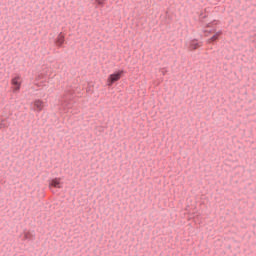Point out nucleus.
I'll list each match as a JSON object with an SVG mask.
<instances>
[{
	"instance_id": "9d476101",
	"label": "nucleus",
	"mask_w": 256,
	"mask_h": 256,
	"mask_svg": "<svg viewBox=\"0 0 256 256\" xmlns=\"http://www.w3.org/2000/svg\"><path fill=\"white\" fill-rule=\"evenodd\" d=\"M33 236H29V234H25V239H31Z\"/></svg>"
},
{
	"instance_id": "7ed1b4c3",
	"label": "nucleus",
	"mask_w": 256,
	"mask_h": 256,
	"mask_svg": "<svg viewBox=\"0 0 256 256\" xmlns=\"http://www.w3.org/2000/svg\"><path fill=\"white\" fill-rule=\"evenodd\" d=\"M19 79H21V76H16V77L12 78V80H11V83L14 87V92L20 91V89H21V82H19Z\"/></svg>"
},
{
	"instance_id": "f8f14e48",
	"label": "nucleus",
	"mask_w": 256,
	"mask_h": 256,
	"mask_svg": "<svg viewBox=\"0 0 256 256\" xmlns=\"http://www.w3.org/2000/svg\"><path fill=\"white\" fill-rule=\"evenodd\" d=\"M207 18V16H202V19H206Z\"/></svg>"
},
{
	"instance_id": "6e6552de",
	"label": "nucleus",
	"mask_w": 256,
	"mask_h": 256,
	"mask_svg": "<svg viewBox=\"0 0 256 256\" xmlns=\"http://www.w3.org/2000/svg\"><path fill=\"white\" fill-rule=\"evenodd\" d=\"M217 20H213L212 22L207 24V27H213L214 25H217Z\"/></svg>"
},
{
	"instance_id": "9b49d317",
	"label": "nucleus",
	"mask_w": 256,
	"mask_h": 256,
	"mask_svg": "<svg viewBox=\"0 0 256 256\" xmlns=\"http://www.w3.org/2000/svg\"><path fill=\"white\" fill-rule=\"evenodd\" d=\"M205 33H213V30H206Z\"/></svg>"
},
{
	"instance_id": "20e7f679",
	"label": "nucleus",
	"mask_w": 256,
	"mask_h": 256,
	"mask_svg": "<svg viewBox=\"0 0 256 256\" xmlns=\"http://www.w3.org/2000/svg\"><path fill=\"white\" fill-rule=\"evenodd\" d=\"M49 187H55L56 189H61V178H54L49 182Z\"/></svg>"
},
{
	"instance_id": "1a4fd4ad",
	"label": "nucleus",
	"mask_w": 256,
	"mask_h": 256,
	"mask_svg": "<svg viewBox=\"0 0 256 256\" xmlns=\"http://www.w3.org/2000/svg\"><path fill=\"white\" fill-rule=\"evenodd\" d=\"M97 5H100L101 7H103V5H105V2L104 1H98L97 4H96V7Z\"/></svg>"
},
{
	"instance_id": "423d86ee",
	"label": "nucleus",
	"mask_w": 256,
	"mask_h": 256,
	"mask_svg": "<svg viewBox=\"0 0 256 256\" xmlns=\"http://www.w3.org/2000/svg\"><path fill=\"white\" fill-rule=\"evenodd\" d=\"M221 33V31L216 32L211 38L207 40V43H215L216 41H219V36Z\"/></svg>"
},
{
	"instance_id": "0eeeda50",
	"label": "nucleus",
	"mask_w": 256,
	"mask_h": 256,
	"mask_svg": "<svg viewBox=\"0 0 256 256\" xmlns=\"http://www.w3.org/2000/svg\"><path fill=\"white\" fill-rule=\"evenodd\" d=\"M201 47V44L197 42V40H192L190 43V49L191 51H195V49H199Z\"/></svg>"
},
{
	"instance_id": "39448f33",
	"label": "nucleus",
	"mask_w": 256,
	"mask_h": 256,
	"mask_svg": "<svg viewBox=\"0 0 256 256\" xmlns=\"http://www.w3.org/2000/svg\"><path fill=\"white\" fill-rule=\"evenodd\" d=\"M55 43L58 47H63V43H65V36L63 33H60L55 39Z\"/></svg>"
},
{
	"instance_id": "f257e3e1",
	"label": "nucleus",
	"mask_w": 256,
	"mask_h": 256,
	"mask_svg": "<svg viewBox=\"0 0 256 256\" xmlns=\"http://www.w3.org/2000/svg\"><path fill=\"white\" fill-rule=\"evenodd\" d=\"M125 74V70H118L108 76L107 85L113 87L114 83H117Z\"/></svg>"
},
{
	"instance_id": "f03ea898",
	"label": "nucleus",
	"mask_w": 256,
	"mask_h": 256,
	"mask_svg": "<svg viewBox=\"0 0 256 256\" xmlns=\"http://www.w3.org/2000/svg\"><path fill=\"white\" fill-rule=\"evenodd\" d=\"M44 107H45V104H44L43 100L37 99L34 101V111L41 113V111H43Z\"/></svg>"
}]
</instances>
